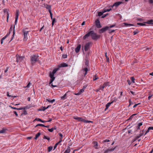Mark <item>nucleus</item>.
I'll list each match as a JSON object with an SVG mask.
<instances>
[{
	"instance_id": "obj_56",
	"label": "nucleus",
	"mask_w": 153,
	"mask_h": 153,
	"mask_svg": "<svg viewBox=\"0 0 153 153\" xmlns=\"http://www.w3.org/2000/svg\"><path fill=\"white\" fill-rule=\"evenodd\" d=\"M115 26V24H114L113 25H110L109 26H108L109 27V28L113 27H114Z\"/></svg>"
},
{
	"instance_id": "obj_42",
	"label": "nucleus",
	"mask_w": 153,
	"mask_h": 153,
	"mask_svg": "<svg viewBox=\"0 0 153 153\" xmlns=\"http://www.w3.org/2000/svg\"><path fill=\"white\" fill-rule=\"evenodd\" d=\"M137 24L138 25H140V26H145L146 25L145 24L142 23H137Z\"/></svg>"
},
{
	"instance_id": "obj_12",
	"label": "nucleus",
	"mask_w": 153,
	"mask_h": 153,
	"mask_svg": "<svg viewBox=\"0 0 153 153\" xmlns=\"http://www.w3.org/2000/svg\"><path fill=\"white\" fill-rule=\"evenodd\" d=\"M108 83L105 82L104 83L102 86H100V89H101V90L102 91L104 88L106 86L108 85Z\"/></svg>"
},
{
	"instance_id": "obj_18",
	"label": "nucleus",
	"mask_w": 153,
	"mask_h": 153,
	"mask_svg": "<svg viewBox=\"0 0 153 153\" xmlns=\"http://www.w3.org/2000/svg\"><path fill=\"white\" fill-rule=\"evenodd\" d=\"M113 102H109L107 103L106 105V108L105 109V111L107 109H108V107L110 106L111 104Z\"/></svg>"
},
{
	"instance_id": "obj_35",
	"label": "nucleus",
	"mask_w": 153,
	"mask_h": 153,
	"mask_svg": "<svg viewBox=\"0 0 153 153\" xmlns=\"http://www.w3.org/2000/svg\"><path fill=\"white\" fill-rule=\"evenodd\" d=\"M53 147L52 146H50L48 147V152H51L53 149Z\"/></svg>"
},
{
	"instance_id": "obj_9",
	"label": "nucleus",
	"mask_w": 153,
	"mask_h": 153,
	"mask_svg": "<svg viewBox=\"0 0 153 153\" xmlns=\"http://www.w3.org/2000/svg\"><path fill=\"white\" fill-rule=\"evenodd\" d=\"M44 5L46 9L48 10L49 12H51V7L50 5H48L47 4H44Z\"/></svg>"
},
{
	"instance_id": "obj_15",
	"label": "nucleus",
	"mask_w": 153,
	"mask_h": 153,
	"mask_svg": "<svg viewBox=\"0 0 153 153\" xmlns=\"http://www.w3.org/2000/svg\"><path fill=\"white\" fill-rule=\"evenodd\" d=\"M94 147L96 149L98 148V143L96 141L94 142L93 143Z\"/></svg>"
},
{
	"instance_id": "obj_25",
	"label": "nucleus",
	"mask_w": 153,
	"mask_h": 153,
	"mask_svg": "<svg viewBox=\"0 0 153 153\" xmlns=\"http://www.w3.org/2000/svg\"><path fill=\"white\" fill-rule=\"evenodd\" d=\"M4 13H6V12L7 13V22L8 21V18H9V14L8 12L7 11V9H4Z\"/></svg>"
},
{
	"instance_id": "obj_34",
	"label": "nucleus",
	"mask_w": 153,
	"mask_h": 153,
	"mask_svg": "<svg viewBox=\"0 0 153 153\" xmlns=\"http://www.w3.org/2000/svg\"><path fill=\"white\" fill-rule=\"evenodd\" d=\"M26 108H27V106H25L23 107H22L20 108H18V110H21L22 109H25Z\"/></svg>"
},
{
	"instance_id": "obj_50",
	"label": "nucleus",
	"mask_w": 153,
	"mask_h": 153,
	"mask_svg": "<svg viewBox=\"0 0 153 153\" xmlns=\"http://www.w3.org/2000/svg\"><path fill=\"white\" fill-rule=\"evenodd\" d=\"M131 80L132 82L133 83L134 82V77H131Z\"/></svg>"
},
{
	"instance_id": "obj_46",
	"label": "nucleus",
	"mask_w": 153,
	"mask_h": 153,
	"mask_svg": "<svg viewBox=\"0 0 153 153\" xmlns=\"http://www.w3.org/2000/svg\"><path fill=\"white\" fill-rule=\"evenodd\" d=\"M62 57L63 58H67V54H63L62 55Z\"/></svg>"
},
{
	"instance_id": "obj_52",
	"label": "nucleus",
	"mask_w": 153,
	"mask_h": 153,
	"mask_svg": "<svg viewBox=\"0 0 153 153\" xmlns=\"http://www.w3.org/2000/svg\"><path fill=\"white\" fill-rule=\"evenodd\" d=\"M49 13H50V16H51V19L52 20H53V17H52L53 14H52L51 12H49Z\"/></svg>"
},
{
	"instance_id": "obj_30",
	"label": "nucleus",
	"mask_w": 153,
	"mask_h": 153,
	"mask_svg": "<svg viewBox=\"0 0 153 153\" xmlns=\"http://www.w3.org/2000/svg\"><path fill=\"white\" fill-rule=\"evenodd\" d=\"M59 69V68L58 67L57 68H56L55 69H54L53 71L52 72L53 73V74H54Z\"/></svg>"
},
{
	"instance_id": "obj_33",
	"label": "nucleus",
	"mask_w": 153,
	"mask_h": 153,
	"mask_svg": "<svg viewBox=\"0 0 153 153\" xmlns=\"http://www.w3.org/2000/svg\"><path fill=\"white\" fill-rule=\"evenodd\" d=\"M143 125V123L142 122H141V123H139L138 124V125H137V129H140V127L142 125Z\"/></svg>"
},
{
	"instance_id": "obj_5",
	"label": "nucleus",
	"mask_w": 153,
	"mask_h": 153,
	"mask_svg": "<svg viewBox=\"0 0 153 153\" xmlns=\"http://www.w3.org/2000/svg\"><path fill=\"white\" fill-rule=\"evenodd\" d=\"M109 29L108 26H106L100 29L99 31V32L100 33H102L105 31H106Z\"/></svg>"
},
{
	"instance_id": "obj_16",
	"label": "nucleus",
	"mask_w": 153,
	"mask_h": 153,
	"mask_svg": "<svg viewBox=\"0 0 153 153\" xmlns=\"http://www.w3.org/2000/svg\"><path fill=\"white\" fill-rule=\"evenodd\" d=\"M80 48V45H78L77 47L75 49V51L76 53H77L79 51Z\"/></svg>"
},
{
	"instance_id": "obj_19",
	"label": "nucleus",
	"mask_w": 153,
	"mask_h": 153,
	"mask_svg": "<svg viewBox=\"0 0 153 153\" xmlns=\"http://www.w3.org/2000/svg\"><path fill=\"white\" fill-rule=\"evenodd\" d=\"M74 119L77 120L79 121H81L82 122H83L84 119L82 118L81 117H75L74 118Z\"/></svg>"
},
{
	"instance_id": "obj_54",
	"label": "nucleus",
	"mask_w": 153,
	"mask_h": 153,
	"mask_svg": "<svg viewBox=\"0 0 153 153\" xmlns=\"http://www.w3.org/2000/svg\"><path fill=\"white\" fill-rule=\"evenodd\" d=\"M13 30V26H11V27H10L9 30V32H11Z\"/></svg>"
},
{
	"instance_id": "obj_47",
	"label": "nucleus",
	"mask_w": 153,
	"mask_h": 153,
	"mask_svg": "<svg viewBox=\"0 0 153 153\" xmlns=\"http://www.w3.org/2000/svg\"><path fill=\"white\" fill-rule=\"evenodd\" d=\"M110 141V140L108 139H106L103 141L102 143L108 142Z\"/></svg>"
},
{
	"instance_id": "obj_58",
	"label": "nucleus",
	"mask_w": 153,
	"mask_h": 153,
	"mask_svg": "<svg viewBox=\"0 0 153 153\" xmlns=\"http://www.w3.org/2000/svg\"><path fill=\"white\" fill-rule=\"evenodd\" d=\"M9 107H10L11 108H13V109L18 110V108H17L16 107H12V106H11L10 105H9Z\"/></svg>"
},
{
	"instance_id": "obj_21",
	"label": "nucleus",
	"mask_w": 153,
	"mask_h": 153,
	"mask_svg": "<svg viewBox=\"0 0 153 153\" xmlns=\"http://www.w3.org/2000/svg\"><path fill=\"white\" fill-rule=\"evenodd\" d=\"M111 10V8L109 9L104 8L103 9V13H105L106 12H109Z\"/></svg>"
},
{
	"instance_id": "obj_64",
	"label": "nucleus",
	"mask_w": 153,
	"mask_h": 153,
	"mask_svg": "<svg viewBox=\"0 0 153 153\" xmlns=\"http://www.w3.org/2000/svg\"><path fill=\"white\" fill-rule=\"evenodd\" d=\"M149 1L150 3L152 4L153 3V0H149Z\"/></svg>"
},
{
	"instance_id": "obj_51",
	"label": "nucleus",
	"mask_w": 153,
	"mask_h": 153,
	"mask_svg": "<svg viewBox=\"0 0 153 153\" xmlns=\"http://www.w3.org/2000/svg\"><path fill=\"white\" fill-rule=\"evenodd\" d=\"M27 114V112L26 110H24L23 111V113L22 114H23L24 115H26Z\"/></svg>"
},
{
	"instance_id": "obj_26",
	"label": "nucleus",
	"mask_w": 153,
	"mask_h": 153,
	"mask_svg": "<svg viewBox=\"0 0 153 153\" xmlns=\"http://www.w3.org/2000/svg\"><path fill=\"white\" fill-rule=\"evenodd\" d=\"M7 130V129L3 128L2 130H0V134L5 133V131Z\"/></svg>"
},
{
	"instance_id": "obj_62",
	"label": "nucleus",
	"mask_w": 153,
	"mask_h": 153,
	"mask_svg": "<svg viewBox=\"0 0 153 153\" xmlns=\"http://www.w3.org/2000/svg\"><path fill=\"white\" fill-rule=\"evenodd\" d=\"M13 113L16 115V117H17L18 116V114L16 111H14Z\"/></svg>"
},
{
	"instance_id": "obj_40",
	"label": "nucleus",
	"mask_w": 153,
	"mask_h": 153,
	"mask_svg": "<svg viewBox=\"0 0 153 153\" xmlns=\"http://www.w3.org/2000/svg\"><path fill=\"white\" fill-rule=\"evenodd\" d=\"M125 25L128 26H133L134 25L133 24H129L128 23H125Z\"/></svg>"
},
{
	"instance_id": "obj_48",
	"label": "nucleus",
	"mask_w": 153,
	"mask_h": 153,
	"mask_svg": "<svg viewBox=\"0 0 153 153\" xmlns=\"http://www.w3.org/2000/svg\"><path fill=\"white\" fill-rule=\"evenodd\" d=\"M128 101L129 102V104L128 105V106H129L133 104V102H131V100L130 99Z\"/></svg>"
},
{
	"instance_id": "obj_59",
	"label": "nucleus",
	"mask_w": 153,
	"mask_h": 153,
	"mask_svg": "<svg viewBox=\"0 0 153 153\" xmlns=\"http://www.w3.org/2000/svg\"><path fill=\"white\" fill-rule=\"evenodd\" d=\"M127 82L128 83V84L129 85H130L131 84V81H130V80L129 79H128L127 80Z\"/></svg>"
},
{
	"instance_id": "obj_20",
	"label": "nucleus",
	"mask_w": 153,
	"mask_h": 153,
	"mask_svg": "<svg viewBox=\"0 0 153 153\" xmlns=\"http://www.w3.org/2000/svg\"><path fill=\"white\" fill-rule=\"evenodd\" d=\"M54 74H53V73L52 72H50L49 74V76L51 78V79H55V77H54Z\"/></svg>"
},
{
	"instance_id": "obj_57",
	"label": "nucleus",
	"mask_w": 153,
	"mask_h": 153,
	"mask_svg": "<svg viewBox=\"0 0 153 153\" xmlns=\"http://www.w3.org/2000/svg\"><path fill=\"white\" fill-rule=\"evenodd\" d=\"M108 14L107 13L103 15V16H102V17H101L102 18H103L105 17Z\"/></svg>"
},
{
	"instance_id": "obj_44",
	"label": "nucleus",
	"mask_w": 153,
	"mask_h": 153,
	"mask_svg": "<svg viewBox=\"0 0 153 153\" xmlns=\"http://www.w3.org/2000/svg\"><path fill=\"white\" fill-rule=\"evenodd\" d=\"M59 144V143H56L55 145L54 146V147H53V150H54L57 147V145Z\"/></svg>"
},
{
	"instance_id": "obj_1",
	"label": "nucleus",
	"mask_w": 153,
	"mask_h": 153,
	"mask_svg": "<svg viewBox=\"0 0 153 153\" xmlns=\"http://www.w3.org/2000/svg\"><path fill=\"white\" fill-rule=\"evenodd\" d=\"M90 36H91L92 39L93 40H96L100 37V35H97V33L94 32L93 30H92L89 32L84 35L83 39H85Z\"/></svg>"
},
{
	"instance_id": "obj_8",
	"label": "nucleus",
	"mask_w": 153,
	"mask_h": 153,
	"mask_svg": "<svg viewBox=\"0 0 153 153\" xmlns=\"http://www.w3.org/2000/svg\"><path fill=\"white\" fill-rule=\"evenodd\" d=\"M67 67V64L65 63H62L59 65H58V67L59 68L62 67Z\"/></svg>"
},
{
	"instance_id": "obj_13",
	"label": "nucleus",
	"mask_w": 153,
	"mask_h": 153,
	"mask_svg": "<svg viewBox=\"0 0 153 153\" xmlns=\"http://www.w3.org/2000/svg\"><path fill=\"white\" fill-rule=\"evenodd\" d=\"M67 92H66L63 96L61 97L60 100L63 101L64 100L66 99L67 98Z\"/></svg>"
},
{
	"instance_id": "obj_4",
	"label": "nucleus",
	"mask_w": 153,
	"mask_h": 153,
	"mask_svg": "<svg viewBox=\"0 0 153 153\" xmlns=\"http://www.w3.org/2000/svg\"><path fill=\"white\" fill-rule=\"evenodd\" d=\"M91 43L90 42H88L84 46V50L85 51H86L88 50L90 47V45Z\"/></svg>"
},
{
	"instance_id": "obj_14",
	"label": "nucleus",
	"mask_w": 153,
	"mask_h": 153,
	"mask_svg": "<svg viewBox=\"0 0 153 153\" xmlns=\"http://www.w3.org/2000/svg\"><path fill=\"white\" fill-rule=\"evenodd\" d=\"M88 71V69L87 67H85V68L82 69L81 71L82 72H85L84 74V76H85L87 74V72Z\"/></svg>"
},
{
	"instance_id": "obj_24",
	"label": "nucleus",
	"mask_w": 153,
	"mask_h": 153,
	"mask_svg": "<svg viewBox=\"0 0 153 153\" xmlns=\"http://www.w3.org/2000/svg\"><path fill=\"white\" fill-rule=\"evenodd\" d=\"M143 135V133H141L139 135L137 136L136 137L135 139V140H137V139H138V138H140V137H141V136Z\"/></svg>"
},
{
	"instance_id": "obj_32",
	"label": "nucleus",
	"mask_w": 153,
	"mask_h": 153,
	"mask_svg": "<svg viewBox=\"0 0 153 153\" xmlns=\"http://www.w3.org/2000/svg\"><path fill=\"white\" fill-rule=\"evenodd\" d=\"M52 20V26H53L54 25V23L56 22V19L54 18H53Z\"/></svg>"
},
{
	"instance_id": "obj_53",
	"label": "nucleus",
	"mask_w": 153,
	"mask_h": 153,
	"mask_svg": "<svg viewBox=\"0 0 153 153\" xmlns=\"http://www.w3.org/2000/svg\"><path fill=\"white\" fill-rule=\"evenodd\" d=\"M54 80V79H50V83H49V84H51V83H52V82H53V81Z\"/></svg>"
},
{
	"instance_id": "obj_41",
	"label": "nucleus",
	"mask_w": 153,
	"mask_h": 153,
	"mask_svg": "<svg viewBox=\"0 0 153 153\" xmlns=\"http://www.w3.org/2000/svg\"><path fill=\"white\" fill-rule=\"evenodd\" d=\"M83 122L85 123H92V121H88L84 119Z\"/></svg>"
},
{
	"instance_id": "obj_27",
	"label": "nucleus",
	"mask_w": 153,
	"mask_h": 153,
	"mask_svg": "<svg viewBox=\"0 0 153 153\" xmlns=\"http://www.w3.org/2000/svg\"><path fill=\"white\" fill-rule=\"evenodd\" d=\"M35 120H37L38 121H39L42 123H44L45 122V121H43V120H42L41 119L39 118H36L35 119V120H34V121Z\"/></svg>"
},
{
	"instance_id": "obj_6",
	"label": "nucleus",
	"mask_w": 153,
	"mask_h": 153,
	"mask_svg": "<svg viewBox=\"0 0 153 153\" xmlns=\"http://www.w3.org/2000/svg\"><path fill=\"white\" fill-rule=\"evenodd\" d=\"M19 15V10H16V17H15V25H16L17 24Z\"/></svg>"
},
{
	"instance_id": "obj_7",
	"label": "nucleus",
	"mask_w": 153,
	"mask_h": 153,
	"mask_svg": "<svg viewBox=\"0 0 153 153\" xmlns=\"http://www.w3.org/2000/svg\"><path fill=\"white\" fill-rule=\"evenodd\" d=\"M96 25V27L98 28H100L102 27V26L100 24V21L98 19H97L95 21Z\"/></svg>"
},
{
	"instance_id": "obj_49",
	"label": "nucleus",
	"mask_w": 153,
	"mask_h": 153,
	"mask_svg": "<svg viewBox=\"0 0 153 153\" xmlns=\"http://www.w3.org/2000/svg\"><path fill=\"white\" fill-rule=\"evenodd\" d=\"M114 31H115V30H109V33H112L114 32Z\"/></svg>"
},
{
	"instance_id": "obj_61",
	"label": "nucleus",
	"mask_w": 153,
	"mask_h": 153,
	"mask_svg": "<svg viewBox=\"0 0 153 153\" xmlns=\"http://www.w3.org/2000/svg\"><path fill=\"white\" fill-rule=\"evenodd\" d=\"M52 120V119L51 118H50L49 120L48 121H45V122H50Z\"/></svg>"
},
{
	"instance_id": "obj_60",
	"label": "nucleus",
	"mask_w": 153,
	"mask_h": 153,
	"mask_svg": "<svg viewBox=\"0 0 153 153\" xmlns=\"http://www.w3.org/2000/svg\"><path fill=\"white\" fill-rule=\"evenodd\" d=\"M72 142L71 141V140H70L69 141L68 145H69V146H71L72 145Z\"/></svg>"
},
{
	"instance_id": "obj_22",
	"label": "nucleus",
	"mask_w": 153,
	"mask_h": 153,
	"mask_svg": "<svg viewBox=\"0 0 153 153\" xmlns=\"http://www.w3.org/2000/svg\"><path fill=\"white\" fill-rule=\"evenodd\" d=\"M14 29H15V26L14 25V27H13V33L12 36L11 38V40H10V42L14 38V35L15 34Z\"/></svg>"
},
{
	"instance_id": "obj_45",
	"label": "nucleus",
	"mask_w": 153,
	"mask_h": 153,
	"mask_svg": "<svg viewBox=\"0 0 153 153\" xmlns=\"http://www.w3.org/2000/svg\"><path fill=\"white\" fill-rule=\"evenodd\" d=\"M105 57L106 58L107 61L108 62H109V59L106 53H105Z\"/></svg>"
},
{
	"instance_id": "obj_3",
	"label": "nucleus",
	"mask_w": 153,
	"mask_h": 153,
	"mask_svg": "<svg viewBox=\"0 0 153 153\" xmlns=\"http://www.w3.org/2000/svg\"><path fill=\"white\" fill-rule=\"evenodd\" d=\"M24 58L25 57L24 56H19L18 54L16 55V62H22L24 59Z\"/></svg>"
},
{
	"instance_id": "obj_28",
	"label": "nucleus",
	"mask_w": 153,
	"mask_h": 153,
	"mask_svg": "<svg viewBox=\"0 0 153 153\" xmlns=\"http://www.w3.org/2000/svg\"><path fill=\"white\" fill-rule=\"evenodd\" d=\"M41 133L39 132L36 135L35 137L34 138L36 140L38 137L40 135Z\"/></svg>"
},
{
	"instance_id": "obj_36",
	"label": "nucleus",
	"mask_w": 153,
	"mask_h": 153,
	"mask_svg": "<svg viewBox=\"0 0 153 153\" xmlns=\"http://www.w3.org/2000/svg\"><path fill=\"white\" fill-rule=\"evenodd\" d=\"M103 13V10H102V11L98 13V16H102L103 13Z\"/></svg>"
},
{
	"instance_id": "obj_10",
	"label": "nucleus",
	"mask_w": 153,
	"mask_h": 153,
	"mask_svg": "<svg viewBox=\"0 0 153 153\" xmlns=\"http://www.w3.org/2000/svg\"><path fill=\"white\" fill-rule=\"evenodd\" d=\"M122 3V2L121 1H119L115 3L114 4L111 6V7H113L114 6H115L116 7L118 6L119 5L121 4Z\"/></svg>"
},
{
	"instance_id": "obj_38",
	"label": "nucleus",
	"mask_w": 153,
	"mask_h": 153,
	"mask_svg": "<svg viewBox=\"0 0 153 153\" xmlns=\"http://www.w3.org/2000/svg\"><path fill=\"white\" fill-rule=\"evenodd\" d=\"M89 63V61L87 60H86L85 62V64L86 66V67L88 66Z\"/></svg>"
},
{
	"instance_id": "obj_23",
	"label": "nucleus",
	"mask_w": 153,
	"mask_h": 153,
	"mask_svg": "<svg viewBox=\"0 0 153 153\" xmlns=\"http://www.w3.org/2000/svg\"><path fill=\"white\" fill-rule=\"evenodd\" d=\"M46 100L47 101H48V102H51V103H52L53 102L55 101V99H53V100H50V99H46Z\"/></svg>"
},
{
	"instance_id": "obj_39",
	"label": "nucleus",
	"mask_w": 153,
	"mask_h": 153,
	"mask_svg": "<svg viewBox=\"0 0 153 153\" xmlns=\"http://www.w3.org/2000/svg\"><path fill=\"white\" fill-rule=\"evenodd\" d=\"M139 32V31L138 30H136L135 31H134L133 32L134 35H135L136 34H137Z\"/></svg>"
},
{
	"instance_id": "obj_17",
	"label": "nucleus",
	"mask_w": 153,
	"mask_h": 153,
	"mask_svg": "<svg viewBox=\"0 0 153 153\" xmlns=\"http://www.w3.org/2000/svg\"><path fill=\"white\" fill-rule=\"evenodd\" d=\"M84 91V89L82 88L80 89L77 93L76 94V95H79L81 94Z\"/></svg>"
},
{
	"instance_id": "obj_29",
	"label": "nucleus",
	"mask_w": 153,
	"mask_h": 153,
	"mask_svg": "<svg viewBox=\"0 0 153 153\" xmlns=\"http://www.w3.org/2000/svg\"><path fill=\"white\" fill-rule=\"evenodd\" d=\"M144 23L148 24H153V20H150L148 21L147 22H144Z\"/></svg>"
},
{
	"instance_id": "obj_55",
	"label": "nucleus",
	"mask_w": 153,
	"mask_h": 153,
	"mask_svg": "<svg viewBox=\"0 0 153 153\" xmlns=\"http://www.w3.org/2000/svg\"><path fill=\"white\" fill-rule=\"evenodd\" d=\"M98 78V77L97 76H95L94 77H93V80L94 81H95V80H96V79H97Z\"/></svg>"
},
{
	"instance_id": "obj_43",
	"label": "nucleus",
	"mask_w": 153,
	"mask_h": 153,
	"mask_svg": "<svg viewBox=\"0 0 153 153\" xmlns=\"http://www.w3.org/2000/svg\"><path fill=\"white\" fill-rule=\"evenodd\" d=\"M48 130L50 132H52L54 130V128H49L48 129Z\"/></svg>"
},
{
	"instance_id": "obj_11",
	"label": "nucleus",
	"mask_w": 153,
	"mask_h": 153,
	"mask_svg": "<svg viewBox=\"0 0 153 153\" xmlns=\"http://www.w3.org/2000/svg\"><path fill=\"white\" fill-rule=\"evenodd\" d=\"M28 31H24L23 33V35L24 36V40H27V35L28 34Z\"/></svg>"
},
{
	"instance_id": "obj_37",
	"label": "nucleus",
	"mask_w": 153,
	"mask_h": 153,
	"mask_svg": "<svg viewBox=\"0 0 153 153\" xmlns=\"http://www.w3.org/2000/svg\"><path fill=\"white\" fill-rule=\"evenodd\" d=\"M39 126H41L44 127V126H45V125H44V124H37L36 126H35V127H36Z\"/></svg>"
},
{
	"instance_id": "obj_63",
	"label": "nucleus",
	"mask_w": 153,
	"mask_h": 153,
	"mask_svg": "<svg viewBox=\"0 0 153 153\" xmlns=\"http://www.w3.org/2000/svg\"><path fill=\"white\" fill-rule=\"evenodd\" d=\"M148 128H149V130H153V126H151V127H149Z\"/></svg>"
},
{
	"instance_id": "obj_2",
	"label": "nucleus",
	"mask_w": 153,
	"mask_h": 153,
	"mask_svg": "<svg viewBox=\"0 0 153 153\" xmlns=\"http://www.w3.org/2000/svg\"><path fill=\"white\" fill-rule=\"evenodd\" d=\"M38 56L36 55H34L30 57V62L32 65H34V64L37 61Z\"/></svg>"
},
{
	"instance_id": "obj_31",
	"label": "nucleus",
	"mask_w": 153,
	"mask_h": 153,
	"mask_svg": "<svg viewBox=\"0 0 153 153\" xmlns=\"http://www.w3.org/2000/svg\"><path fill=\"white\" fill-rule=\"evenodd\" d=\"M46 109L45 107H41V108L39 110V111H44Z\"/></svg>"
}]
</instances>
